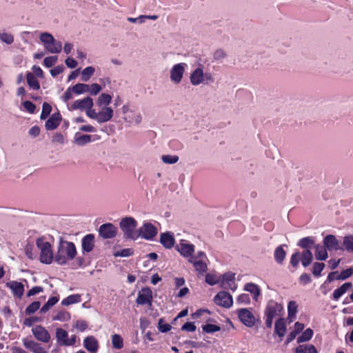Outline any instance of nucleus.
<instances>
[{
	"mask_svg": "<svg viewBox=\"0 0 353 353\" xmlns=\"http://www.w3.org/2000/svg\"><path fill=\"white\" fill-rule=\"evenodd\" d=\"M77 254V249L73 243L61 239L54 254V261L59 265H65L74 259Z\"/></svg>",
	"mask_w": 353,
	"mask_h": 353,
	"instance_id": "1",
	"label": "nucleus"
},
{
	"mask_svg": "<svg viewBox=\"0 0 353 353\" xmlns=\"http://www.w3.org/2000/svg\"><path fill=\"white\" fill-rule=\"evenodd\" d=\"M138 223L136 219L132 216H126L121 219L119 226L123 233L125 239L137 240L139 239L138 230H137Z\"/></svg>",
	"mask_w": 353,
	"mask_h": 353,
	"instance_id": "2",
	"label": "nucleus"
},
{
	"mask_svg": "<svg viewBox=\"0 0 353 353\" xmlns=\"http://www.w3.org/2000/svg\"><path fill=\"white\" fill-rule=\"evenodd\" d=\"M190 81L192 85L196 86L201 84H209L214 81L212 73L204 72L202 65L195 68L190 74Z\"/></svg>",
	"mask_w": 353,
	"mask_h": 353,
	"instance_id": "3",
	"label": "nucleus"
},
{
	"mask_svg": "<svg viewBox=\"0 0 353 353\" xmlns=\"http://www.w3.org/2000/svg\"><path fill=\"white\" fill-rule=\"evenodd\" d=\"M36 244L40 251L41 262L45 264L52 263L54 261V254L51 243L47 241L44 237H41L37 240Z\"/></svg>",
	"mask_w": 353,
	"mask_h": 353,
	"instance_id": "4",
	"label": "nucleus"
},
{
	"mask_svg": "<svg viewBox=\"0 0 353 353\" xmlns=\"http://www.w3.org/2000/svg\"><path fill=\"white\" fill-rule=\"evenodd\" d=\"M39 39L43 45L44 49L50 53L57 54L62 50V43L56 40L52 34L49 32H41Z\"/></svg>",
	"mask_w": 353,
	"mask_h": 353,
	"instance_id": "5",
	"label": "nucleus"
},
{
	"mask_svg": "<svg viewBox=\"0 0 353 353\" xmlns=\"http://www.w3.org/2000/svg\"><path fill=\"white\" fill-rule=\"evenodd\" d=\"M283 307L281 304L273 300H270L265 307V325L268 327H272L273 319L280 316Z\"/></svg>",
	"mask_w": 353,
	"mask_h": 353,
	"instance_id": "6",
	"label": "nucleus"
},
{
	"mask_svg": "<svg viewBox=\"0 0 353 353\" xmlns=\"http://www.w3.org/2000/svg\"><path fill=\"white\" fill-rule=\"evenodd\" d=\"M100 110L96 111L93 109L90 119L96 120L99 123H103L110 121L114 115V110L110 106H101Z\"/></svg>",
	"mask_w": 353,
	"mask_h": 353,
	"instance_id": "7",
	"label": "nucleus"
},
{
	"mask_svg": "<svg viewBox=\"0 0 353 353\" xmlns=\"http://www.w3.org/2000/svg\"><path fill=\"white\" fill-rule=\"evenodd\" d=\"M93 99L90 97H86L83 99L74 101L71 105H68V109L70 111L75 110L85 111L87 117L90 118V112L93 110Z\"/></svg>",
	"mask_w": 353,
	"mask_h": 353,
	"instance_id": "8",
	"label": "nucleus"
},
{
	"mask_svg": "<svg viewBox=\"0 0 353 353\" xmlns=\"http://www.w3.org/2000/svg\"><path fill=\"white\" fill-rule=\"evenodd\" d=\"M188 65L185 63L174 64L170 70V81L176 85L181 83Z\"/></svg>",
	"mask_w": 353,
	"mask_h": 353,
	"instance_id": "9",
	"label": "nucleus"
},
{
	"mask_svg": "<svg viewBox=\"0 0 353 353\" xmlns=\"http://www.w3.org/2000/svg\"><path fill=\"white\" fill-rule=\"evenodd\" d=\"M56 339L58 345L61 346H72L76 343L77 336L73 334L70 338L66 330L62 328H57Z\"/></svg>",
	"mask_w": 353,
	"mask_h": 353,
	"instance_id": "10",
	"label": "nucleus"
},
{
	"mask_svg": "<svg viewBox=\"0 0 353 353\" xmlns=\"http://www.w3.org/2000/svg\"><path fill=\"white\" fill-rule=\"evenodd\" d=\"M194 245L185 239H181L176 245V250L180 253V254L184 258H187L188 259H192L194 257L193 254L194 252Z\"/></svg>",
	"mask_w": 353,
	"mask_h": 353,
	"instance_id": "11",
	"label": "nucleus"
},
{
	"mask_svg": "<svg viewBox=\"0 0 353 353\" xmlns=\"http://www.w3.org/2000/svg\"><path fill=\"white\" fill-rule=\"evenodd\" d=\"M139 238L152 240L157 234V228L151 223L145 222L138 229Z\"/></svg>",
	"mask_w": 353,
	"mask_h": 353,
	"instance_id": "12",
	"label": "nucleus"
},
{
	"mask_svg": "<svg viewBox=\"0 0 353 353\" xmlns=\"http://www.w3.org/2000/svg\"><path fill=\"white\" fill-rule=\"evenodd\" d=\"M239 320L245 326L251 327L255 323V317L250 310L246 308L240 309L237 311Z\"/></svg>",
	"mask_w": 353,
	"mask_h": 353,
	"instance_id": "13",
	"label": "nucleus"
},
{
	"mask_svg": "<svg viewBox=\"0 0 353 353\" xmlns=\"http://www.w3.org/2000/svg\"><path fill=\"white\" fill-rule=\"evenodd\" d=\"M139 305H148L149 307L152 306V292L148 288H143L139 293L136 300Z\"/></svg>",
	"mask_w": 353,
	"mask_h": 353,
	"instance_id": "14",
	"label": "nucleus"
},
{
	"mask_svg": "<svg viewBox=\"0 0 353 353\" xmlns=\"http://www.w3.org/2000/svg\"><path fill=\"white\" fill-rule=\"evenodd\" d=\"M32 333L37 340L43 343H48L50 340V334L48 331L41 325H36L32 327Z\"/></svg>",
	"mask_w": 353,
	"mask_h": 353,
	"instance_id": "15",
	"label": "nucleus"
},
{
	"mask_svg": "<svg viewBox=\"0 0 353 353\" xmlns=\"http://www.w3.org/2000/svg\"><path fill=\"white\" fill-rule=\"evenodd\" d=\"M235 274L232 272H227L222 275L221 277V287L224 289L231 290L235 291L237 288L235 283Z\"/></svg>",
	"mask_w": 353,
	"mask_h": 353,
	"instance_id": "16",
	"label": "nucleus"
},
{
	"mask_svg": "<svg viewBox=\"0 0 353 353\" xmlns=\"http://www.w3.org/2000/svg\"><path fill=\"white\" fill-rule=\"evenodd\" d=\"M215 303L224 307H230L232 305L233 300L232 296L226 292H220L214 297Z\"/></svg>",
	"mask_w": 353,
	"mask_h": 353,
	"instance_id": "17",
	"label": "nucleus"
},
{
	"mask_svg": "<svg viewBox=\"0 0 353 353\" xmlns=\"http://www.w3.org/2000/svg\"><path fill=\"white\" fill-rule=\"evenodd\" d=\"M99 232L103 239H112L116 236L117 228L112 223H105L100 226Z\"/></svg>",
	"mask_w": 353,
	"mask_h": 353,
	"instance_id": "18",
	"label": "nucleus"
},
{
	"mask_svg": "<svg viewBox=\"0 0 353 353\" xmlns=\"http://www.w3.org/2000/svg\"><path fill=\"white\" fill-rule=\"evenodd\" d=\"M23 346L32 353H47L41 344L32 339L24 338L22 340Z\"/></svg>",
	"mask_w": 353,
	"mask_h": 353,
	"instance_id": "19",
	"label": "nucleus"
},
{
	"mask_svg": "<svg viewBox=\"0 0 353 353\" xmlns=\"http://www.w3.org/2000/svg\"><path fill=\"white\" fill-rule=\"evenodd\" d=\"M99 139V137L95 135L94 137L89 134H83L79 132L75 133L74 136V143L79 146H83L92 141Z\"/></svg>",
	"mask_w": 353,
	"mask_h": 353,
	"instance_id": "20",
	"label": "nucleus"
},
{
	"mask_svg": "<svg viewBox=\"0 0 353 353\" xmlns=\"http://www.w3.org/2000/svg\"><path fill=\"white\" fill-rule=\"evenodd\" d=\"M323 245L329 251H336L340 249L339 241L332 234H328L324 238Z\"/></svg>",
	"mask_w": 353,
	"mask_h": 353,
	"instance_id": "21",
	"label": "nucleus"
},
{
	"mask_svg": "<svg viewBox=\"0 0 353 353\" xmlns=\"http://www.w3.org/2000/svg\"><path fill=\"white\" fill-rule=\"evenodd\" d=\"M83 346L90 353H96L99 349V343L95 337L88 336L83 340Z\"/></svg>",
	"mask_w": 353,
	"mask_h": 353,
	"instance_id": "22",
	"label": "nucleus"
},
{
	"mask_svg": "<svg viewBox=\"0 0 353 353\" xmlns=\"http://www.w3.org/2000/svg\"><path fill=\"white\" fill-rule=\"evenodd\" d=\"M160 242L164 248L170 249L174 245L175 239L174 235L170 232H166L161 234Z\"/></svg>",
	"mask_w": 353,
	"mask_h": 353,
	"instance_id": "23",
	"label": "nucleus"
},
{
	"mask_svg": "<svg viewBox=\"0 0 353 353\" xmlns=\"http://www.w3.org/2000/svg\"><path fill=\"white\" fill-rule=\"evenodd\" d=\"M208 260H196L194 259V257L191 259H188V261L192 263L195 269V270L200 274H203L205 273L208 270V264L207 261Z\"/></svg>",
	"mask_w": 353,
	"mask_h": 353,
	"instance_id": "24",
	"label": "nucleus"
},
{
	"mask_svg": "<svg viewBox=\"0 0 353 353\" xmlns=\"http://www.w3.org/2000/svg\"><path fill=\"white\" fill-rule=\"evenodd\" d=\"M6 286L12 290L13 294L15 296H17L19 298H21L24 292V287L21 283L12 281L8 282L6 283Z\"/></svg>",
	"mask_w": 353,
	"mask_h": 353,
	"instance_id": "25",
	"label": "nucleus"
},
{
	"mask_svg": "<svg viewBox=\"0 0 353 353\" xmlns=\"http://www.w3.org/2000/svg\"><path fill=\"white\" fill-rule=\"evenodd\" d=\"M61 117L59 112L54 113L46 122L45 127L48 130L56 129L60 124Z\"/></svg>",
	"mask_w": 353,
	"mask_h": 353,
	"instance_id": "26",
	"label": "nucleus"
},
{
	"mask_svg": "<svg viewBox=\"0 0 353 353\" xmlns=\"http://www.w3.org/2000/svg\"><path fill=\"white\" fill-rule=\"evenodd\" d=\"M82 250L83 252H91L94 246V236L93 234H89L85 235L81 242Z\"/></svg>",
	"mask_w": 353,
	"mask_h": 353,
	"instance_id": "27",
	"label": "nucleus"
},
{
	"mask_svg": "<svg viewBox=\"0 0 353 353\" xmlns=\"http://www.w3.org/2000/svg\"><path fill=\"white\" fill-rule=\"evenodd\" d=\"M123 119L124 121L128 123L129 125L133 123L139 124L141 122L142 117L140 113L136 112L132 110V112H130V114L124 116Z\"/></svg>",
	"mask_w": 353,
	"mask_h": 353,
	"instance_id": "28",
	"label": "nucleus"
},
{
	"mask_svg": "<svg viewBox=\"0 0 353 353\" xmlns=\"http://www.w3.org/2000/svg\"><path fill=\"white\" fill-rule=\"evenodd\" d=\"M352 286V283L347 282L343 283L340 288L334 290L332 294V298L334 300L337 301L343 295L347 290H349Z\"/></svg>",
	"mask_w": 353,
	"mask_h": 353,
	"instance_id": "29",
	"label": "nucleus"
},
{
	"mask_svg": "<svg viewBox=\"0 0 353 353\" xmlns=\"http://www.w3.org/2000/svg\"><path fill=\"white\" fill-rule=\"evenodd\" d=\"M274 332L279 336L283 337L286 332V323L283 318L279 319L275 322Z\"/></svg>",
	"mask_w": 353,
	"mask_h": 353,
	"instance_id": "30",
	"label": "nucleus"
},
{
	"mask_svg": "<svg viewBox=\"0 0 353 353\" xmlns=\"http://www.w3.org/2000/svg\"><path fill=\"white\" fill-rule=\"evenodd\" d=\"M315 249V258L319 261H325L328 255L327 252V248L321 244L314 245Z\"/></svg>",
	"mask_w": 353,
	"mask_h": 353,
	"instance_id": "31",
	"label": "nucleus"
},
{
	"mask_svg": "<svg viewBox=\"0 0 353 353\" xmlns=\"http://www.w3.org/2000/svg\"><path fill=\"white\" fill-rule=\"evenodd\" d=\"M112 101V96L111 94L103 92L97 98L96 103L98 107L110 106L109 105L111 103Z\"/></svg>",
	"mask_w": 353,
	"mask_h": 353,
	"instance_id": "32",
	"label": "nucleus"
},
{
	"mask_svg": "<svg viewBox=\"0 0 353 353\" xmlns=\"http://www.w3.org/2000/svg\"><path fill=\"white\" fill-rule=\"evenodd\" d=\"M27 83L30 89L32 90H39L40 89V84L36 77L32 72H28L26 74Z\"/></svg>",
	"mask_w": 353,
	"mask_h": 353,
	"instance_id": "33",
	"label": "nucleus"
},
{
	"mask_svg": "<svg viewBox=\"0 0 353 353\" xmlns=\"http://www.w3.org/2000/svg\"><path fill=\"white\" fill-rule=\"evenodd\" d=\"M244 290L250 292L255 301L258 300V298L261 294V290L257 285L253 283H247L244 287Z\"/></svg>",
	"mask_w": 353,
	"mask_h": 353,
	"instance_id": "34",
	"label": "nucleus"
},
{
	"mask_svg": "<svg viewBox=\"0 0 353 353\" xmlns=\"http://www.w3.org/2000/svg\"><path fill=\"white\" fill-rule=\"evenodd\" d=\"M81 301V296L79 294H71L63 299L61 301V305L64 306H69L72 304L78 303Z\"/></svg>",
	"mask_w": 353,
	"mask_h": 353,
	"instance_id": "35",
	"label": "nucleus"
},
{
	"mask_svg": "<svg viewBox=\"0 0 353 353\" xmlns=\"http://www.w3.org/2000/svg\"><path fill=\"white\" fill-rule=\"evenodd\" d=\"M313 256L310 250H304L301 253V261L304 267H307L312 261Z\"/></svg>",
	"mask_w": 353,
	"mask_h": 353,
	"instance_id": "36",
	"label": "nucleus"
},
{
	"mask_svg": "<svg viewBox=\"0 0 353 353\" xmlns=\"http://www.w3.org/2000/svg\"><path fill=\"white\" fill-rule=\"evenodd\" d=\"M283 246L284 245L277 247L274 253V259L279 264L282 263L285 259L286 252L283 249Z\"/></svg>",
	"mask_w": 353,
	"mask_h": 353,
	"instance_id": "37",
	"label": "nucleus"
},
{
	"mask_svg": "<svg viewBox=\"0 0 353 353\" xmlns=\"http://www.w3.org/2000/svg\"><path fill=\"white\" fill-rule=\"evenodd\" d=\"M298 305L294 301H290L288 305V319L292 322L296 317Z\"/></svg>",
	"mask_w": 353,
	"mask_h": 353,
	"instance_id": "38",
	"label": "nucleus"
},
{
	"mask_svg": "<svg viewBox=\"0 0 353 353\" xmlns=\"http://www.w3.org/2000/svg\"><path fill=\"white\" fill-rule=\"evenodd\" d=\"M314 245H315L314 240L311 236H307V237L303 238V239H300L298 243V245L300 246L301 248H303L304 250H307V249L310 250V248L313 245L314 246Z\"/></svg>",
	"mask_w": 353,
	"mask_h": 353,
	"instance_id": "39",
	"label": "nucleus"
},
{
	"mask_svg": "<svg viewBox=\"0 0 353 353\" xmlns=\"http://www.w3.org/2000/svg\"><path fill=\"white\" fill-rule=\"evenodd\" d=\"M112 347L116 350H121L123 347V339L121 335L114 334L111 336Z\"/></svg>",
	"mask_w": 353,
	"mask_h": 353,
	"instance_id": "40",
	"label": "nucleus"
},
{
	"mask_svg": "<svg viewBox=\"0 0 353 353\" xmlns=\"http://www.w3.org/2000/svg\"><path fill=\"white\" fill-rule=\"evenodd\" d=\"M295 353H318L313 345H300L295 349Z\"/></svg>",
	"mask_w": 353,
	"mask_h": 353,
	"instance_id": "41",
	"label": "nucleus"
},
{
	"mask_svg": "<svg viewBox=\"0 0 353 353\" xmlns=\"http://www.w3.org/2000/svg\"><path fill=\"white\" fill-rule=\"evenodd\" d=\"M221 277L222 276L216 273H208L205 275V282L210 285H214L221 282Z\"/></svg>",
	"mask_w": 353,
	"mask_h": 353,
	"instance_id": "42",
	"label": "nucleus"
},
{
	"mask_svg": "<svg viewBox=\"0 0 353 353\" xmlns=\"http://www.w3.org/2000/svg\"><path fill=\"white\" fill-rule=\"evenodd\" d=\"M71 315L70 312L65 310H60L52 317V320L65 322L69 321Z\"/></svg>",
	"mask_w": 353,
	"mask_h": 353,
	"instance_id": "43",
	"label": "nucleus"
},
{
	"mask_svg": "<svg viewBox=\"0 0 353 353\" xmlns=\"http://www.w3.org/2000/svg\"><path fill=\"white\" fill-rule=\"evenodd\" d=\"M94 72L95 68L94 67L88 66L85 68L81 72V80L83 81H88Z\"/></svg>",
	"mask_w": 353,
	"mask_h": 353,
	"instance_id": "44",
	"label": "nucleus"
},
{
	"mask_svg": "<svg viewBox=\"0 0 353 353\" xmlns=\"http://www.w3.org/2000/svg\"><path fill=\"white\" fill-rule=\"evenodd\" d=\"M313 334V330L311 328L306 329L302 334L297 338V343H301L310 341Z\"/></svg>",
	"mask_w": 353,
	"mask_h": 353,
	"instance_id": "45",
	"label": "nucleus"
},
{
	"mask_svg": "<svg viewBox=\"0 0 353 353\" xmlns=\"http://www.w3.org/2000/svg\"><path fill=\"white\" fill-rule=\"evenodd\" d=\"M0 41L10 45L14 42V36L6 32H0Z\"/></svg>",
	"mask_w": 353,
	"mask_h": 353,
	"instance_id": "46",
	"label": "nucleus"
},
{
	"mask_svg": "<svg viewBox=\"0 0 353 353\" xmlns=\"http://www.w3.org/2000/svg\"><path fill=\"white\" fill-rule=\"evenodd\" d=\"M74 93L77 94H81L88 92V84L77 83L72 87Z\"/></svg>",
	"mask_w": 353,
	"mask_h": 353,
	"instance_id": "47",
	"label": "nucleus"
},
{
	"mask_svg": "<svg viewBox=\"0 0 353 353\" xmlns=\"http://www.w3.org/2000/svg\"><path fill=\"white\" fill-rule=\"evenodd\" d=\"M345 249L349 252H353V236H347L343 239Z\"/></svg>",
	"mask_w": 353,
	"mask_h": 353,
	"instance_id": "48",
	"label": "nucleus"
},
{
	"mask_svg": "<svg viewBox=\"0 0 353 353\" xmlns=\"http://www.w3.org/2000/svg\"><path fill=\"white\" fill-rule=\"evenodd\" d=\"M102 90V87L98 83L88 84V92L91 95H97Z\"/></svg>",
	"mask_w": 353,
	"mask_h": 353,
	"instance_id": "49",
	"label": "nucleus"
},
{
	"mask_svg": "<svg viewBox=\"0 0 353 353\" xmlns=\"http://www.w3.org/2000/svg\"><path fill=\"white\" fill-rule=\"evenodd\" d=\"M52 111L51 105L47 102L43 103L42 112L40 116L41 119H46Z\"/></svg>",
	"mask_w": 353,
	"mask_h": 353,
	"instance_id": "50",
	"label": "nucleus"
},
{
	"mask_svg": "<svg viewBox=\"0 0 353 353\" xmlns=\"http://www.w3.org/2000/svg\"><path fill=\"white\" fill-rule=\"evenodd\" d=\"M161 159L166 164H174L179 161V157L176 155H163Z\"/></svg>",
	"mask_w": 353,
	"mask_h": 353,
	"instance_id": "51",
	"label": "nucleus"
},
{
	"mask_svg": "<svg viewBox=\"0 0 353 353\" xmlns=\"http://www.w3.org/2000/svg\"><path fill=\"white\" fill-rule=\"evenodd\" d=\"M41 306V303L39 301H34L30 305H29L26 309V314H31L34 313L37 310L39 309Z\"/></svg>",
	"mask_w": 353,
	"mask_h": 353,
	"instance_id": "52",
	"label": "nucleus"
},
{
	"mask_svg": "<svg viewBox=\"0 0 353 353\" xmlns=\"http://www.w3.org/2000/svg\"><path fill=\"white\" fill-rule=\"evenodd\" d=\"M203 331L206 333H214L221 330V327L214 324H206L202 326Z\"/></svg>",
	"mask_w": 353,
	"mask_h": 353,
	"instance_id": "53",
	"label": "nucleus"
},
{
	"mask_svg": "<svg viewBox=\"0 0 353 353\" xmlns=\"http://www.w3.org/2000/svg\"><path fill=\"white\" fill-rule=\"evenodd\" d=\"M325 268V264L323 263H314L313 265L312 273L315 276H319L321 272Z\"/></svg>",
	"mask_w": 353,
	"mask_h": 353,
	"instance_id": "54",
	"label": "nucleus"
},
{
	"mask_svg": "<svg viewBox=\"0 0 353 353\" xmlns=\"http://www.w3.org/2000/svg\"><path fill=\"white\" fill-rule=\"evenodd\" d=\"M57 60L58 57L57 56H50L46 57L43 60V65L46 68H50L57 63Z\"/></svg>",
	"mask_w": 353,
	"mask_h": 353,
	"instance_id": "55",
	"label": "nucleus"
},
{
	"mask_svg": "<svg viewBox=\"0 0 353 353\" xmlns=\"http://www.w3.org/2000/svg\"><path fill=\"white\" fill-rule=\"evenodd\" d=\"M353 274V270L352 268H348L342 271L339 274L336 276V280H345L349 278Z\"/></svg>",
	"mask_w": 353,
	"mask_h": 353,
	"instance_id": "56",
	"label": "nucleus"
},
{
	"mask_svg": "<svg viewBox=\"0 0 353 353\" xmlns=\"http://www.w3.org/2000/svg\"><path fill=\"white\" fill-rule=\"evenodd\" d=\"M172 326L170 324L164 323L163 319L159 320L158 329L161 332L165 333L170 331Z\"/></svg>",
	"mask_w": 353,
	"mask_h": 353,
	"instance_id": "57",
	"label": "nucleus"
},
{
	"mask_svg": "<svg viewBox=\"0 0 353 353\" xmlns=\"http://www.w3.org/2000/svg\"><path fill=\"white\" fill-rule=\"evenodd\" d=\"M301 260V253L299 252H296L294 253L290 259V264L292 266H293L294 268H297L299 261Z\"/></svg>",
	"mask_w": 353,
	"mask_h": 353,
	"instance_id": "58",
	"label": "nucleus"
},
{
	"mask_svg": "<svg viewBox=\"0 0 353 353\" xmlns=\"http://www.w3.org/2000/svg\"><path fill=\"white\" fill-rule=\"evenodd\" d=\"M22 105L27 112L30 114L34 113L36 105L33 103L29 101H26L22 103Z\"/></svg>",
	"mask_w": 353,
	"mask_h": 353,
	"instance_id": "59",
	"label": "nucleus"
},
{
	"mask_svg": "<svg viewBox=\"0 0 353 353\" xmlns=\"http://www.w3.org/2000/svg\"><path fill=\"white\" fill-rule=\"evenodd\" d=\"M132 253H133V251L131 249L126 248V249H123L121 250L117 251L114 254V256L127 257V256H131L132 254Z\"/></svg>",
	"mask_w": 353,
	"mask_h": 353,
	"instance_id": "60",
	"label": "nucleus"
},
{
	"mask_svg": "<svg viewBox=\"0 0 353 353\" xmlns=\"http://www.w3.org/2000/svg\"><path fill=\"white\" fill-rule=\"evenodd\" d=\"M73 92L72 88H68L63 95L61 97V100L67 103L70 99L73 98Z\"/></svg>",
	"mask_w": 353,
	"mask_h": 353,
	"instance_id": "61",
	"label": "nucleus"
},
{
	"mask_svg": "<svg viewBox=\"0 0 353 353\" xmlns=\"http://www.w3.org/2000/svg\"><path fill=\"white\" fill-rule=\"evenodd\" d=\"M74 327L79 331L83 332L88 328V323L85 321L78 320L75 322Z\"/></svg>",
	"mask_w": 353,
	"mask_h": 353,
	"instance_id": "62",
	"label": "nucleus"
},
{
	"mask_svg": "<svg viewBox=\"0 0 353 353\" xmlns=\"http://www.w3.org/2000/svg\"><path fill=\"white\" fill-rule=\"evenodd\" d=\"M181 330L187 332H194L196 330V326L192 322L185 323L181 327Z\"/></svg>",
	"mask_w": 353,
	"mask_h": 353,
	"instance_id": "63",
	"label": "nucleus"
},
{
	"mask_svg": "<svg viewBox=\"0 0 353 353\" xmlns=\"http://www.w3.org/2000/svg\"><path fill=\"white\" fill-rule=\"evenodd\" d=\"M65 63L69 68L72 69L75 68L78 65L77 61L70 57L65 60Z\"/></svg>",
	"mask_w": 353,
	"mask_h": 353,
	"instance_id": "64",
	"label": "nucleus"
}]
</instances>
